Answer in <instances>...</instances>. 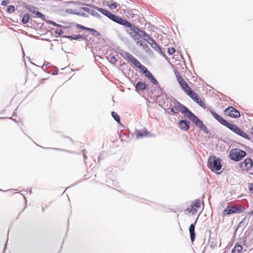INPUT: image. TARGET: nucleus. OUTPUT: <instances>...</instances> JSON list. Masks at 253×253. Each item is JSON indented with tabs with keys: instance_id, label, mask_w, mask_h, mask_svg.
I'll use <instances>...</instances> for the list:
<instances>
[{
	"instance_id": "423d86ee",
	"label": "nucleus",
	"mask_w": 253,
	"mask_h": 253,
	"mask_svg": "<svg viewBox=\"0 0 253 253\" xmlns=\"http://www.w3.org/2000/svg\"><path fill=\"white\" fill-rule=\"evenodd\" d=\"M125 27L127 32L135 41L139 39V38L137 37L140 29L139 28L133 25L129 22V24H127Z\"/></svg>"
},
{
	"instance_id": "c756f323",
	"label": "nucleus",
	"mask_w": 253,
	"mask_h": 253,
	"mask_svg": "<svg viewBox=\"0 0 253 253\" xmlns=\"http://www.w3.org/2000/svg\"><path fill=\"white\" fill-rule=\"evenodd\" d=\"M118 4L116 2H108L107 6L111 9H115L117 7Z\"/></svg>"
},
{
	"instance_id": "a878e982",
	"label": "nucleus",
	"mask_w": 253,
	"mask_h": 253,
	"mask_svg": "<svg viewBox=\"0 0 253 253\" xmlns=\"http://www.w3.org/2000/svg\"><path fill=\"white\" fill-rule=\"evenodd\" d=\"M242 250V247L240 245H236L232 250L231 253H240Z\"/></svg>"
},
{
	"instance_id": "4468645a",
	"label": "nucleus",
	"mask_w": 253,
	"mask_h": 253,
	"mask_svg": "<svg viewBox=\"0 0 253 253\" xmlns=\"http://www.w3.org/2000/svg\"><path fill=\"white\" fill-rule=\"evenodd\" d=\"M135 88L138 93L143 92L146 89V84L145 82L139 81L135 85Z\"/></svg>"
},
{
	"instance_id": "dca6fc26",
	"label": "nucleus",
	"mask_w": 253,
	"mask_h": 253,
	"mask_svg": "<svg viewBox=\"0 0 253 253\" xmlns=\"http://www.w3.org/2000/svg\"><path fill=\"white\" fill-rule=\"evenodd\" d=\"M177 81L178 82V83L180 85L181 87L184 91H186V90H187L190 87L188 85V84L184 81V80L181 77H179L178 78Z\"/></svg>"
},
{
	"instance_id": "58836bf2",
	"label": "nucleus",
	"mask_w": 253,
	"mask_h": 253,
	"mask_svg": "<svg viewBox=\"0 0 253 253\" xmlns=\"http://www.w3.org/2000/svg\"><path fill=\"white\" fill-rule=\"evenodd\" d=\"M63 31L62 29H57L55 30V33L58 34L59 36L61 37H63L64 36H62L63 34Z\"/></svg>"
},
{
	"instance_id": "c03bdc74",
	"label": "nucleus",
	"mask_w": 253,
	"mask_h": 253,
	"mask_svg": "<svg viewBox=\"0 0 253 253\" xmlns=\"http://www.w3.org/2000/svg\"><path fill=\"white\" fill-rule=\"evenodd\" d=\"M148 39H145V41L148 42L150 45L152 43H155L156 42L151 37L148 38Z\"/></svg>"
},
{
	"instance_id": "09e8293b",
	"label": "nucleus",
	"mask_w": 253,
	"mask_h": 253,
	"mask_svg": "<svg viewBox=\"0 0 253 253\" xmlns=\"http://www.w3.org/2000/svg\"><path fill=\"white\" fill-rule=\"evenodd\" d=\"M133 197L134 199H136V200H138V201H140V202L143 203V202H144V201H146L145 199L139 198H138L137 197H136V196H133Z\"/></svg>"
},
{
	"instance_id": "ddd939ff",
	"label": "nucleus",
	"mask_w": 253,
	"mask_h": 253,
	"mask_svg": "<svg viewBox=\"0 0 253 253\" xmlns=\"http://www.w3.org/2000/svg\"><path fill=\"white\" fill-rule=\"evenodd\" d=\"M197 218L195 221L194 223H192L190 225L189 228V231L190 236V239L192 243L195 241V237H196L195 228V225L197 223Z\"/></svg>"
},
{
	"instance_id": "e433bc0d",
	"label": "nucleus",
	"mask_w": 253,
	"mask_h": 253,
	"mask_svg": "<svg viewBox=\"0 0 253 253\" xmlns=\"http://www.w3.org/2000/svg\"><path fill=\"white\" fill-rule=\"evenodd\" d=\"M91 15L95 16L99 19H101L102 16L100 14H99L96 11L93 9L92 11H91Z\"/></svg>"
},
{
	"instance_id": "4c0bfd02",
	"label": "nucleus",
	"mask_w": 253,
	"mask_h": 253,
	"mask_svg": "<svg viewBox=\"0 0 253 253\" xmlns=\"http://www.w3.org/2000/svg\"><path fill=\"white\" fill-rule=\"evenodd\" d=\"M42 148H43V147H42ZM44 149H53L55 151H61V152H64L67 151V150L61 149V148L45 147V148H44Z\"/></svg>"
},
{
	"instance_id": "72a5a7b5",
	"label": "nucleus",
	"mask_w": 253,
	"mask_h": 253,
	"mask_svg": "<svg viewBox=\"0 0 253 253\" xmlns=\"http://www.w3.org/2000/svg\"><path fill=\"white\" fill-rule=\"evenodd\" d=\"M33 14H35L36 17L41 18L42 19L44 18V15L38 10H36Z\"/></svg>"
},
{
	"instance_id": "8fccbe9b",
	"label": "nucleus",
	"mask_w": 253,
	"mask_h": 253,
	"mask_svg": "<svg viewBox=\"0 0 253 253\" xmlns=\"http://www.w3.org/2000/svg\"><path fill=\"white\" fill-rule=\"evenodd\" d=\"M248 189L250 191H252V192L253 193V183L249 184Z\"/></svg>"
},
{
	"instance_id": "4be33fe9",
	"label": "nucleus",
	"mask_w": 253,
	"mask_h": 253,
	"mask_svg": "<svg viewBox=\"0 0 253 253\" xmlns=\"http://www.w3.org/2000/svg\"><path fill=\"white\" fill-rule=\"evenodd\" d=\"M232 213H234L232 207H227L223 211V214L224 215H228Z\"/></svg>"
},
{
	"instance_id": "603ef678",
	"label": "nucleus",
	"mask_w": 253,
	"mask_h": 253,
	"mask_svg": "<svg viewBox=\"0 0 253 253\" xmlns=\"http://www.w3.org/2000/svg\"><path fill=\"white\" fill-rule=\"evenodd\" d=\"M82 152H83V155H84V161H85V160H86L87 158V156L86 155L85 150V149L83 150Z\"/></svg>"
},
{
	"instance_id": "864d4df0",
	"label": "nucleus",
	"mask_w": 253,
	"mask_h": 253,
	"mask_svg": "<svg viewBox=\"0 0 253 253\" xmlns=\"http://www.w3.org/2000/svg\"><path fill=\"white\" fill-rule=\"evenodd\" d=\"M174 73L176 77L177 80H178V78L179 77H181L179 75V72L177 70L175 69L174 71Z\"/></svg>"
},
{
	"instance_id": "bf43d9fd",
	"label": "nucleus",
	"mask_w": 253,
	"mask_h": 253,
	"mask_svg": "<svg viewBox=\"0 0 253 253\" xmlns=\"http://www.w3.org/2000/svg\"><path fill=\"white\" fill-rule=\"evenodd\" d=\"M66 152L69 153H71V154H74L75 153L74 152L70 151H69V150H67V151H66Z\"/></svg>"
},
{
	"instance_id": "f8f14e48",
	"label": "nucleus",
	"mask_w": 253,
	"mask_h": 253,
	"mask_svg": "<svg viewBox=\"0 0 253 253\" xmlns=\"http://www.w3.org/2000/svg\"><path fill=\"white\" fill-rule=\"evenodd\" d=\"M190 122L186 120H181L178 123V126L179 128L184 131H187L190 128Z\"/></svg>"
},
{
	"instance_id": "49530a36",
	"label": "nucleus",
	"mask_w": 253,
	"mask_h": 253,
	"mask_svg": "<svg viewBox=\"0 0 253 253\" xmlns=\"http://www.w3.org/2000/svg\"><path fill=\"white\" fill-rule=\"evenodd\" d=\"M10 2L9 0H2L1 2V4L3 6H6Z\"/></svg>"
},
{
	"instance_id": "37998d69",
	"label": "nucleus",
	"mask_w": 253,
	"mask_h": 253,
	"mask_svg": "<svg viewBox=\"0 0 253 253\" xmlns=\"http://www.w3.org/2000/svg\"><path fill=\"white\" fill-rule=\"evenodd\" d=\"M109 61L111 63L115 64L117 62V60L114 56H112L110 58Z\"/></svg>"
},
{
	"instance_id": "052dcab7",
	"label": "nucleus",
	"mask_w": 253,
	"mask_h": 253,
	"mask_svg": "<svg viewBox=\"0 0 253 253\" xmlns=\"http://www.w3.org/2000/svg\"><path fill=\"white\" fill-rule=\"evenodd\" d=\"M8 234H7V239H6V244H5V248H6V245H7V241H8Z\"/></svg>"
},
{
	"instance_id": "5701e85b",
	"label": "nucleus",
	"mask_w": 253,
	"mask_h": 253,
	"mask_svg": "<svg viewBox=\"0 0 253 253\" xmlns=\"http://www.w3.org/2000/svg\"><path fill=\"white\" fill-rule=\"evenodd\" d=\"M154 84H155L156 86L159 88L160 90H161L162 88L160 85L159 83L157 81V80L155 79V78L152 75L151 76L150 78L148 79Z\"/></svg>"
},
{
	"instance_id": "a211bd4d",
	"label": "nucleus",
	"mask_w": 253,
	"mask_h": 253,
	"mask_svg": "<svg viewBox=\"0 0 253 253\" xmlns=\"http://www.w3.org/2000/svg\"><path fill=\"white\" fill-rule=\"evenodd\" d=\"M136 41H137L136 44L139 46L142 47V48L145 49L146 51L148 52L151 50L149 46L146 43H145L143 41L138 40Z\"/></svg>"
},
{
	"instance_id": "0e129e2a",
	"label": "nucleus",
	"mask_w": 253,
	"mask_h": 253,
	"mask_svg": "<svg viewBox=\"0 0 253 253\" xmlns=\"http://www.w3.org/2000/svg\"><path fill=\"white\" fill-rule=\"evenodd\" d=\"M67 138L69 139L71 141H73L72 139L69 137H66Z\"/></svg>"
},
{
	"instance_id": "680f3d73",
	"label": "nucleus",
	"mask_w": 253,
	"mask_h": 253,
	"mask_svg": "<svg viewBox=\"0 0 253 253\" xmlns=\"http://www.w3.org/2000/svg\"><path fill=\"white\" fill-rule=\"evenodd\" d=\"M251 133L253 135V126L252 127V128H251Z\"/></svg>"
},
{
	"instance_id": "6e6552de",
	"label": "nucleus",
	"mask_w": 253,
	"mask_h": 253,
	"mask_svg": "<svg viewBox=\"0 0 253 253\" xmlns=\"http://www.w3.org/2000/svg\"><path fill=\"white\" fill-rule=\"evenodd\" d=\"M135 134L137 139H141L145 137H155L154 134H152L146 129H145L144 130L140 129L136 130Z\"/></svg>"
},
{
	"instance_id": "a18cd8bd",
	"label": "nucleus",
	"mask_w": 253,
	"mask_h": 253,
	"mask_svg": "<svg viewBox=\"0 0 253 253\" xmlns=\"http://www.w3.org/2000/svg\"><path fill=\"white\" fill-rule=\"evenodd\" d=\"M76 15L81 16L84 17H88V15H87L84 12H77Z\"/></svg>"
},
{
	"instance_id": "7ed1b4c3",
	"label": "nucleus",
	"mask_w": 253,
	"mask_h": 253,
	"mask_svg": "<svg viewBox=\"0 0 253 253\" xmlns=\"http://www.w3.org/2000/svg\"><path fill=\"white\" fill-rule=\"evenodd\" d=\"M122 56L124 58L127 60L128 62H130L138 68L143 74H145V73L148 71L146 67L142 65L137 59L129 52L124 51Z\"/></svg>"
},
{
	"instance_id": "9b49d317",
	"label": "nucleus",
	"mask_w": 253,
	"mask_h": 253,
	"mask_svg": "<svg viewBox=\"0 0 253 253\" xmlns=\"http://www.w3.org/2000/svg\"><path fill=\"white\" fill-rule=\"evenodd\" d=\"M111 20L125 27H126L127 24H129L128 21L115 14L113 15Z\"/></svg>"
},
{
	"instance_id": "a19ab883",
	"label": "nucleus",
	"mask_w": 253,
	"mask_h": 253,
	"mask_svg": "<svg viewBox=\"0 0 253 253\" xmlns=\"http://www.w3.org/2000/svg\"><path fill=\"white\" fill-rule=\"evenodd\" d=\"M66 12L69 14H74V15H76V13H77V12L76 11V10L75 9H71V8L67 9L66 10Z\"/></svg>"
},
{
	"instance_id": "bb28decb",
	"label": "nucleus",
	"mask_w": 253,
	"mask_h": 253,
	"mask_svg": "<svg viewBox=\"0 0 253 253\" xmlns=\"http://www.w3.org/2000/svg\"><path fill=\"white\" fill-rule=\"evenodd\" d=\"M175 106H177L181 108V112L183 114L185 112V110H187L188 108L185 105H183L179 101H178L175 105Z\"/></svg>"
},
{
	"instance_id": "774afa93",
	"label": "nucleus",
	"mask_w": 253,
	"mask_h": 253,
	"mask_svg": "<svg viewBox=\"0 0 253 253\" xmlns=\"http://www.w3.org/2000/svg\"><path fill=\"white\" fill-rule=\"evenodd\" d=\"M32 193V190L31 189L30 190V194Z\"/></svg>"
},
{
	"instance_id": "9d476101",
	"label": "nucleus",
	"mask_w": 253,
	"mask_h": 253,
	"mask_svg": "<svg viewBox=\"0 0 253 253\" xmlns=\"http://www.w3.org/2000/svg\"><path fill=\"white\" fill-rule=\"evenodd\" d=\"M76 26L79 29L89 31L91 33V35H92L94 37H97L100 36V34L94 29L86 27L80 24H76Z\"/></svg>"
},
{
	"instance_id": "39448f33",
	"label": "nucleus",
	"mask_w": 253,
	"mask_h": 253,
	"mask_svg": "<svg viewBox=\"0 0 253 253\" xmlns=\"http://www.w3.org/2000/svg\"><path fill=\"white\" fill-rule=\"evenodd\" d=\"M246 154V152L244 150L238 148H234L230 151L229 157L231 160L238 162L245 157Z\"/></svg>"
},
{
	"instance_id": "6ab92c4d",
	"label": "nucleus",
	"mask_w": 253,
	"mask_h": 253,
	"mask_svg": "<svg viewBox=\"0 0 253 253\" xmlns=\"http://www.w3.org/2000/svg\"><path fill=\"white\" fill-rule=\"evenodd\" d=\"M234 213L242 212L245 209L242 205L232 206Z\"/></svg>"
},
{
	"instance_id": "b1692460",
	"label": "nucleus",
	"mask_w": 253,
	"mask_h": 253,
	"mask_svg": "<svg viewBox=\"0 0 253 253\" xmlns=\"http://www.w3.org/2000/svg\"><path fill=\"white\" fill-rule=\"evenodd\" d=\"M201 207V201L200 199H196L194 202L192 203V205L191 206L192 209L190 210V211H192V209L195 207V208H199Z\"/></svg>"
},
{
	"instance_id": "4d7b16f0",
	"label": "nucleus",
	"mask_w": 253,
	"mask_h": 253,
	"mask_svg": "<svg viewBox=\"0 0 253 253\" xmlns=\"http://www.w3.org/2000/svg\"><path fill=\"white\" fill-rule=\"evenodd\" d=\"M49 64V62H47V63H46V61H45V62H44V64H43V65L42 66V69L44 70V69H43V66H44V65H45V66H47V65H48Z\"/></svg>"
},
{
	"instance_id": "c9c22d12",
	"label": "nucleus",
	"mask_w": 253,
	"mask_h": 253,
	"mask_svg": "<svg viewBox=\"0 0 253 253\" xmlns=\"http://www.w3.org/2000/svg\"><path fill=\"white\" fill-rule=\"evenodd\" d=\"M15 11V7L13 5H9L6 10V11L8 13H11L14 12Z\"/></svg>"
},
{
	"instance_id": "7c9ffc66",
	"label": "nucleus",
	"mask_w": 253,
	"mask_h": 253,
	"mask_svg": "<svg viewBox=\"0 0 253 253\" xmlns=\"http://www.w3.org/2000/svg\"><path fill=\"white\" fill-rule=\"evenodd\" d=\"M170 111L174 114H176L178 113L179 111L181 112V108L177 106L174 105L173 107L170 108Z\"/></svg>"
},
{
	"instance_id": "aec40b11",
	"label": "nucleus",
	"mask_w": 253,
	"mask_h": 253,
	"mask_svg": "<svg viewBox=\"0 0 253 253\" xmlns=\"http://www.w3.org/2000/svg\"><path fill=\"white\" fill-rule=\"evenodd\" d=\"M140 37L145 41V39H148L150 36L144 31L139 29L137 37Z\"/></svg>"
},
{
	"instance_id": "2eb2a0df",
	"label": "nucleus",
	"mask_w": 253,
	"mask_h": 253,
	"mask_svg": "<svg viewBox=\"0 0 253 253\" xmlns=\"http://www.w3.org/2000/svg\"><path fill=\"white\" fill-rule=\"evenodd\" d=\"M94 8L96 9L97 11H99L100 13L104 15L105 16L108 17L110 19H111L112 16H113V14L111 13L109 11L101 7H98L96 6H94Z\"/></svg>"
},
{
	"instance_id": "412c9836",
	"label": "nucleus",
	"mask_w": 253,
	"mask_h": 253,
	"mask_svg": "<svg viewBox=\"0 0 253 253\" xmlns=\"http://www.w3.org/2000/svg\"><path fill=\"white\" fill-rule=\"evenodd\" d=\"M195 102H196L201 107L205 109L206 108V106L204 102L201 100L200 97L198 95L197 97L195 98L194 97V100H193Z\"/></svg>"
},
{
	"instance_id": "20e7f679",
	"label": "nucleus",
	"mask_w": 253,
	"mask_h": 253,
	"mask_svg": "<svg viewBox=\"0 0 253 253\" xmlns=\"http://www.w3.org/2000/svg\"><path fill=\"white\" fill-rule=\"evenodd\" d=\"M221 162V160L219 158L214 156H210L208 160V167L212 172L219 170L222 168Z\"/></svg>"
},
{
	"instance_id": "6e6d98bb",
	"label": "nucleus",
	"mask_w": 253,
	"mask_h": 253,
	"mask_svg": "<svg viewBox=\"0 0 253 253\" xmlns=\"http://www.w3.org/2000/svg\"><path fill=\"white\" fill-rule=\"evenodd\" d=\"M80 36H82L83 38H84L85 40L87 41V36L85 34H83V35H80Z\"/></svg>"
},
{
	"instance_id": "f704fd0d",
	"label": "nucleus",
	"mask_w": 253,
	"mask_h": 253,
	"mask_svg": "<svg viewBox=\"0 0 253 253\" xmlns=\"http://www.w3.org/2000/svg\"><path fill=\"white\" fill-rule=\"evenodd\" d=\"M48 23L51 24V25H52L55 27H60V28H63L64 29H66L65 26H63L61 25L58 24L53 21L49 20V21L48 22Z\"/></svg>"
},
{
	"instance_id": "de8ad7c7",
	"label": "nucleus",
	"mask_w": 253,
	"mask_h": 253,
	"mask_svg": "<svg viewBox=\"0 0 253 253\" xmlns=\"http://www.w3.org/2000/svg\"><path fill=\"white\" fill-rule=\"evenodd\" d=\"M145 77H146L148 79L151 77L153 75L152 73L148 70L147 71L145 74H144Z\"/></svg>"
},
{
	"instance_id": "393cba45",
	"label": "nucleus",
	"mask_w": 253,
	"mask_h": 253,
	"mask_svg": "<svg viewBox=\"0 0 253 253\" xmlns=\"http://www.w3.org/2000/svg\"><path fill=\"white\" fill-rule=\"evenodd\" d=\"M63 38H67L68 39L72 40H78V39H79L81 38H83V36H80V35H71V36L65 35L63 36Z\"/></svg>"
},
{
	"instance_id": "5fc2aeb1",
	"label": "nucleus",
	"mask_w": 253,
	"mask_h": 253,
	"mask_svg": "<svg viewBox=\"0 0 253 253\" xmlns=\"http://www.w3.org/2000/svg\"><path fill=\"white\" fill-rule=\"evenodd\" d=\"M58 69H57L56 70H54V71L52 72V74L53 75H57V74H58Z\"/></svg>"
},
{
	"instance_id": "c85d7f7f",
	"label": "nucleus",
	"mask_w": 253,
	"mask_h": 253,
	"mask_svg": "<svg viewBox=\"0 0 253 253\" xmlns=\"http://www.w3.org/2000/svg\"><path fill=\"white\" fill-rule=\"evenodd\" d=\"M111 115L113 118L114 119V120L118 123L120 122V116L118 115V114L112 111L111 112Z\"/></svg>"
},
{
	"instance_id": "1a4fd4ad",
	"label": "nucleus",
	"mask_w": 253,
	"mask_h": 253,
	"mask_svg": "<svg viewBox=\"0 0 253 253\" xmlns=\"http://www.w3.org/2000/svg\"><path fill=\"white\" fill-rule=\"evenodd\" d=\"M253 166V161L251 158H247L240 164V167L243 170L248 171Z\"/></svg>"
},
{
	"instance_id": "f257e3e1",
	"label": "nucleus",
	"mask_w": 253,
	"mask_h": 253,
	"mask_svg": "<svg viewBox=\"0 0 253 253\" xmlns=\"http://www.w3.org/2000/svg\"><path fill=\"white\" fill-rule=\"evenodd\" d=\"M210 112L214 118L220 124L226 126L237 135L246 139L250 140L251 138L249 135L238 126L235 125L228 123L226 120H225L224 118L221 117L214 111L211 110Z\"/></svg>"
},
{
	"instance_id": "f3484780",
	"label": "nucleus",
	"mask_w": 253,
	"mask_h": 253,
	"mask_svg": "<svg viewBox=\"0 0 253 253\" xmlns=\"http://www.w3.org/2000/svg\"><path fill=\"white\" fill-rule=\"evenodd\" d=\"M151 46L152 47V48H153L155 51L159 52L163 56H165V52L163 51L162 48L160 45H159L156 42L155 43H152V44H151Z\"/></svg>"
},
{
	"instance_id": "473e14b6",
	"label": "nucleus",
	"mask_w": 253,
	"mask_h": 253,
	"mask_svg": "<svg viewBox=\"0 0 253 253\" xmlns=\"http://www.w3.org/2000/svg\"><path fill=\"white\" fill-rule=\"evenodd\" d=\"M185 92L190 97H192V95H196V93L191 88V87L186 90Z\"/></svg>"
},
{
	"instance_id": "f03ea898",
	"label": "nucleus",
	"mask_w": 253,
	"mask_h": 253,
	"mask_svg": "<svg viewBox=\"0 0 253 253\" xmlns=\"http://www.w3.org/2000/svg\"><path fill=\"white\" fill-rule=\"evenodd\" d=\"M185 110V112L183 114L185 116H186L190 121L194 123L197 127L199 128L206 134H211L207 127L197 116L192 112L188 108Z\"/></svg>"
},
{
	"instance_id": "13d9d810",
	"label": "nucleus",
	"mask_w": 253,
	"mask_h": 253,
	"mask_svg": "<svg viewBox=\"0 0 253 253\" xmlns=\"http://www.w3.org/2000/svg\"><path fill=\"white\" fill-rule=\"evenodd\" d=\"M198 95L196 93V95H192V97H191L193 100H194V97H195V98L196 97H197Z\"/></svg>"
},
{
	"instance_id": "cd10ccee",
	"label": "nucleus",
	"mask_w": 253,
	"mask_h": 253,
	"mask_svg": "<svg viewBox=\"0 0 253 253\" xmlns=\"http://www.w3.org/2000/svg\"><path fill=\"white\" fill-rule=\"evenodd\" d=\"M30 18V15L29 14H27V13L25 14L23 16V17L22 19V22L23 24H26L29 21Z\"/></svg>"
},
{
	"instance_id": "e2e57ef3",
	"label": "nucleus",
	"mask_w": 253,
	"mask_h": 253,
	"mask_svg": "<svg viewBox=\"0 0 253 253\" xmlns=\"http://www.w3.org/2000/svg\"><path fill=\"white\" fill-rule=\"evenodd\" d=\"M81 3L82 5H88V4H86L85 3H83V2H80Z\"/></svg>"
},
{
	"instance_id": "69168bd1",
	"label": "nucleus",
	"mask_w": 253,
	"mask_h": 253,
	"mask_svg": "<svg viewBox=\"0 0 253 253\" xmlns=\"http://www.w3.org/2000/svg\"><path fill=\"white\" fill-rule=\"evenodd\" d=\"M10 119H11V120H13L14 121H15V122H17V121L15 119H12V118H10Z\"/></svg>"
},
{
	"instance_id": "338daca9",
	"label": "nucleus",
	"mask_w": 253,
	"mask_h": 253,
	"mask_svg": "<svg viewBox=\"0 0 253 253\" xmlns=\"http://www.w3.org/2000/svg\"><path fill=\"white\" fill-rule=\"evenodd\" d=\"M42 211L43 212L44 211V208H42Z\"/></svg>"
},
{
	"instance_id": "3c124183",
	"label": "nucleus",
	"mask_w": 253,
	"mask_h": 253,
	"mask_svg": "<svg viewBox=\"0 0 253 253\" xmlns=\"http://www.w3.org/2000/svg\"><path fill=\"white\" fill-rule=\"evenodd\" d=\"M170 100L174 105L178 101L174 97H172Z\"/></svg>"
},
{
	"instance_id": "ea45409f",
	"label": "nucleus",
	"mask_w": 253,
	"mask_h": 253,
	"mask_svg": "<svg viewBox=\"0 0 253 253\" xmlns=\"http://www.w3.org/2000/svg\"><path fill=\"white\" fill-rule=\"evenodd\" d=\"M80 9L84 10V11L87 12V13L91 14V11H92L93 9H90V8L87 7H80Z\"/></svg>"
},
{
	"instance_id": "2f4dec72",
	"label": "nucleus",
	"mask_w": 253,
	"mask_h": 253,
	"mask_svg": "<svg viewBox=\"0 0 253 253\" xmlns=\"http://www.w3.org/2000/svg\"><path fill=\"white\" fill-rule=\"evenodd\" d=\"M24 7L27 9H28L29 11H30L31 12L33 13H34V12L36 11V8L35 6H31L28 4H26V5L24 6Z\"/></svg>"
},
{
	"instance_id": "0eeeda50",
	"label": "nucleus",
	"mask_w": 253,
	"mask_h": 253,
	"mask_svg": "<svg viewBox=\"0 0 253 253\" xmlns=\"http://www.w3.org/2000/svg\"><path fill=\"white\" fill-rule=\"evenodd\" d=\"M224 112L225 114L228 115L229 117L235 119L238 118L241 116L239 111L232 106H229L226 108Z\"/></svg>"
},
{
	"instance_id": "79ce46f5",
	"label": "nucleus",
	"mask_w": 253,
	"mask_h": 253,
	"mask_svg": "<svg viewBox=\"0 0 253 253\" xmlns=\"http://www.w3.org/2000/svg\"><path fill=\"white\" fill-rule=\"evenodd\" d=\"M175 52V49L174 47H169L168 50V52L169 55H171L173 54Z\"/></svg>"
}]
</instances>
